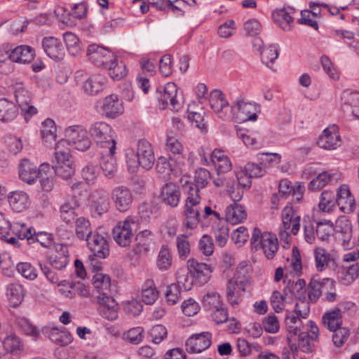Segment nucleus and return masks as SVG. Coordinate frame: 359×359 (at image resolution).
I'll return each instance as SVG.
<instances>
[{"instance_id":"f257e3e1","label":"nucleus","mask_w":359,"mask_h":359,"mask_svg":"<svg viewBox=\"0 0 359 359\" xmlns=\"http://www.w3.org/2000/svg\"><path fill=\"white\" fill-rule=\"evenodd\" d=\"M126 158L128 169L131 173L135 172L139 166L146 170L151 168L156 161L152 145L146 140H140L135 150L128 149Z\"/></svg>"},{"instance_id":"f03ea898","label":"nucleus","mask_w":359,"mask_h":359,"mask_svg":"<svg viewBox=\"0 0 359 359\" xmlns=\"http://www.w3.org/2000/svg\"><path fill=\"white\" fill-rule=\"evenodd\" d=\"M183 189L187 196L184 205L183 226L187 229L196 228L201 222V196L198 189L192 183H184Z\"/></svg>"},{"instance_id":"7ed1b4c3","label":"nucleus","mask_w":359,"mask_h":359,"mask_svg":"<svg viewBox=\"0 0 359 359\" xmlns=\"http://www.w3.org/2000/svg\"><path fill=\"white\" fill-rule=\"evenodd\" d=\"M237 183L232 177L212 179L213 184L217 187H225L226 191L233 201H239L243 196V188L251 185V176L245 169L236 172Z\"/></svg>"},{"instance_id":"20e7f679","label":"nucleus","mask_w":359,"mask_h":359,"mask_svg":"<svg viewBox=\"0 0 359 359\" xmlns=\"http://www.w3.org/2000/svg\"><path fill=\"white\" fill-rule=\"evenodd\" d=\"M55 150L53 168L55 174L63 179L71 178L74 175L75 166L67 141L60 140L55 144Z\"/></svg>"},{"instance_id":"39448f33","label":"nucleus","mask_w":359,"mask_h":359,"mask_svg":"<svg viewBox=\"0 0 359 359\" xmlns=\"http://www.w3.org/2000/svg\"><path fill=\"white\" fill-rule=\"evenodd\" d=\"M252 248L255 250H262L266 257L271 259L274 257L278 250V241L276 235L254 228L251 238Z\"/></svg>"},{"instance_id":"423d86ee","label":"nucleus","mask_w":359,"mask_h":359,"mask_svg":"<svg viewBox=\"0 0 359 359\" xmlns=\"http://www.w3.org/2000/svg\"><path fill=\"white\" fill-rule=\"evenodd\" d=\"M88 133L101 149L116 144L115 133L106 122L96 121L91 123L88 128Z\"/></svg>"},{"instance_id":"0eeeda50","label":"nucleus","mask_w":359,"mask_h":359,"mask_svg":"<svg viewBox=\"0 0 359 359\" xmlns=\"http://www.w3.org/2000/svg\"><path fill=\"white\" fill-rule=\"evenodd\" d=\"M300 227V217L293 208L287 205L282 211V224L279 229V236L286 243L290 242V234L296 235Z\"/></svg>"},{"instance_id":"6e6552de","label":"nucleus","mask_w":359,"mask_h":359,"mask_svg":"<svg viewBox=\"0 0 359 359\" xmlns=\"http://www.w3.org/2000/svg\"><path fill=\"white\" fill-rule=\"evenodd\" d=\"M88 132L82 126L74 125L67 127L65 130V140L67 146L72 145L79 151H86L92 144Z\"/></svg>"},{"instance_id":"1a4fd4ad","label":"nucleus","mask_w":359,"mask_h":359,"mask_svg":"<svg viewBox=\"0 0 359 359\" xmlns=\"http://www.w3.org/2000/svg\"><path fill=\"white\" fill-rule=\"evenodd\" d=\"M135 222L131 217H128L125 220L117 222L112 229L113 239L121 247H128L132 241L133 236L132 224Z\"/></svg>"},{"instance_id":"9d476101","label":"nucleus","mask_w":359,"mask_h":359,"mask_svg":"<svg viewBox=\"0 0 359 359\" xmlns=\"http://www.w3.org/2000/svg\"><path fill=\"white\" fill-rule=\"evenodd\" d=\"M50 165L48 163H42L37 168L36 165L27 159H23L19 165V177L28 184H34L43 172L49 171Z\"/></svg>"},{"instance_id":"9b49d317","label":"nucleus","mask_w":359,"mask_h":359,"mask_svg":"<svg viewBox=\"0 0 359 359\" xmlns=\"http://www.w3.org/2000/svg\"><path fill=\"white\" fill-rule=\"evenodd\" d=\"M158 100L162 109L168 107L169 105L175 111L181 108V103L178 100V88L173 82L165 85L163 90L159 92Z\"/></svg>"},{"instance_id":"f8f14e48","label":"nucleus","mask_w":359,"mask_h":359,"mask_svg":"<svg viewBox=\"0 0 359 359\" xmlns=\"http://www.w3.org/2000/svg\"><path fill=\"white\" fill-rule=\"evenodd\" d=\"M111 198L116 209L121 212L129 210L133 202L132 191L125 186H118L111 191Z\"/></svg>"},{"instance_id":"ddd939ff","label":"nucleus","mask_w":359,"mask_h":359,"mask_svg":"<svg viewBox=\"0 0 359 359\" xmlns=\"http://www.w3.org/2000/svg\"><path fill=\"white\" fill-rule=\"evenodd\" d=\"M210 105L212 110L222 119H229L232 108L225 99L224 95L219 90H212L210 95Z\"/></svg>"},{"instance_id":"4468645a","label":"nucleus","mask_w":359,"mask_h":359,"mask_svg":"<svg viewBox=\"0 0 359 359\" xmlns=\"http://www.w3.org/2000/svg\"><path fill=\"white\" fill-rule=\"evenodd\" d=\"M87 55L89 60L97 67H107L109 62L114 58V55L108 49L91 44L87 49Z\"/></svg>"},{"instance_id":"2eb2a0df","label":"nucleus","mask_w":359,"mask_h":359,"mask_svg":"<svg viewBox=\"0 0 359 359\" xmlns=\"http://www.w3.org/2000/svg\"><path fill=\"white\" fill-rule=\"evenodd\" d=\"M341 137L335 125L330 126L323 131L317 144L325 150H334L341 145Z\"/></svg>"},{"instance_id":"dca6fc26","label":"nucleus","mask_w":359,"mask_h":359,"mask_svg":"<svg viewBox=\"0 0 359 359\" xmlns=\"http://www.w3.org/2000/svg\"><path fill=\"white\" fill-rule=\"evenodd\" d=\"M187 269L196 280V283L200 285L208 282L212 273L210 265L205 263H200L195 259H189L187 261Z\"/></svg>"},{"instance_id":"f3484780","label":"nucleus","mask_w":359,"mask_h":359,"mask_svg":"<svg viewBox=\"0 0 359 359\" xmlns=\"http://www.w3.org/2000/svg\"><path fill=\"white\" fill-rule=\"evenodd\" d=\"M116 146L101 149L100 165L104 175L108 178L114 176L116 172V160L114 157Z\"/></svg>"},{"instance_id":"a211bd4d","label":"nucleus","mask_w":359,"mask_h":359,"mask_svg":"<svg viewBox=\"0 0 359 359\" xmlns=\"http://www.w3.org/2000/svg\"><path fill=\"white\" fill-rule=\"evenodd\" d=\"M94 302L97 303L100 307V314L109 320H114L118 317V305L115 300L109 295L101 294L94 297Z\"/></svg>"},{"instance_id":"6ab92c4d","label":"nucleus","mask_w":359,"mask_h":359,"mask_svg":"<svg viewBox=\"0 0 359 359\" xmlns=\"http://www.w3.org/2000/svg\"><path fill=\"white\" fill-rule=\"evenodd\" d=\"M48 260L55 269L58 270L64 269L69 262L67 247L60 243L55 244L49 251Z\"/></svg>"},{"instance_id":"aec40b11","label":"nucleus","mask_w":359,"mask_h":359,"mask_svg":"<svg viewBox=\"0 0 359 359\" xmlns=\"http://www.w3.org/2000/svg\"><path fill=\"white\" fill-rule=\"evenodd\" d=\"M212 344V334L204 332L191 336L186 341L187 350L190 353H201Z\"/></svg>"},{"instance_id":"412c9836","label":"nucleus","mask_w":359,"mask_h":359,"mask_svg":"<svg viewBox=\"0 0 359 359\" xmlns=\"http://www.w3.org/2000/svg\"><path fill=\"white\" fill-rule=\"evenodd\" d=\"M87 245L93 253L99 258L104 259L109 255V246L107 239L97 233H93L86 240Z\"/></svg>"},{"instance_id":"4be33fe9","label":"nucleus","mask_w":359,"mask_h":359,"mask_svg":"<svg viewBox=\"0 0 359 359\" xmlns=\"http://www.w3.org/2000/svg\"><path fill=\"white\" fill-rule=\"evenodd\" d=\"M210 160L217 172V177L216 178L229 177L226 173L231 171L232 163L224 151L217 149H215L210 155Z\"/></svg>"},{"instance_id":"5701e85b","label":"nucleus","mask_w":359,"mask_h":359,"mask_svg":"<svg viewBox=\"0 0 359 359\" xmlns=\"http://www.w3.org/2000/svg\"><path fill=\"white\" fill-rule=\"evenodd\" d=\"M336 196L337 205L342 212L351 213L354 211L355 208V198L351 194L348 185L341 184L339 186Z\"/></svg>"},{"instance_id":"b1692460","label":"nucleus","mask_w":359,"mask_h":359,"mask_svg":"<svg viewBox=\"0 0 359 359\" xmlns=\"http://www.w3.org/2000/svg\"><path fill=\"white\" fill-rule=\"evenodd\" d=\"M237 109L238 118L243 121H255L257 118L259 106L255 103L246 102L242 97L236 100V106L232 109Z\"/></svg>"},{"instance_id":"393cba45","label":"nucleus","mask_w":359,"mask_h":359,"mask_svg":"<svg viewBox=\"0 0 359 359\" xmlns=\"http://www.w3.org/2000/svg\"><path fill=\"white\" fill-rule=\"evenodd\" d=\"M92 209L97 215L106 213L109 208L110 203L107 192L102 189H95L90 194Z\"/></svg>"},{"instance_id":"a878e982","label":"nucleus","mask_w":359,"mask_h":359,"mask_svg":"<svg viewBox=\"0 0 359 359\" xmlns=\"http://www.w3.org/2000/svg\"><path fill=\"white\" fill-rule=\"evenodd\" d=\"M42 47L46 55L55 60H62L65 56V49L61 41L53 36L45 37L42 40Z\"/></svg>"},{"instance_id":"bb28decb","label":"nucleus","mask_w":359,"mask_h":359,"mask_svg":"<svg viewBox=\"0 0 359 359\" xmlns=\"http://www.w3.org/2000/svg\"><path fill=\"white\" fill-rule=\"evenodd\" d=\"M296 11L294 7L287 6L281 9H276L272 13L275 22L284 31H290L292 27L293 18L291 16Z\"/></svg>"},{"instance_id":"cd10ccee","label":"nucleus","mask_w":359,"mask_h":359,"mask_svg":"<svg viewBox=\"0 0 359 359\" xmlns=\"http://www.w3.org/2000/svg\"><path fill=\"white\" fill-rule=\"evenodd\" d=\"M101 109L102 114L110 118L121 115L124 111L122 101L115 94H111L103 100Z\"/></svg>"},{"instance_id":"c85d7f7f","label":"nucleus","mask_w":359,"mask_h":359,"mask_svg":"<svg viewBox=\"0 0 359 359\" xmlns=\"http://www.w3.org/2000/svg\"><path fill=\"white\" fill-rule=\"evenodd\" d=\"M15 97L16 102L25 114L32 116L36 114V109L30 104V94L22 85H18L15 88Z\"/></svg>"},{"instance_id":"c756f323","label":"nucleus","mask_w":359,"mask_h":359,"mask_svg":"<svg viewBox=\"0 0 359 359\" xmlns=\"http://www.w3.org/2000/svg\"><path fill=\"white\" fill-rule=\"evenodd\" d=\"M8 202L11 208L16 212H22L30 205L27 193L20 190L11 191L8 196Z\"/></svg>"},{"instance_id":"7c9ffc66","label":"nucleus","mask_w":359,"mask_h":359,"mask_svg":"<svg viewBox=\"0 0 359 359\" xmlns=\"http://www.w3.org/2000/svg\"><path fill=\"white\" fill-rule=\"evenodd\" d=\"M180 197V187L173 182H168L161 188V198L162 201L172 208L178 205Z\"/></svg>"},{"instance_id":"2f4dec72","label":"nucleus","mask_w":359,"mask_h":359,"mask_svg":"<svg viewBox=\"0 0 359 359\" xmlns=\"http://www.w3.org/2000/svg\"><path fill=\"white\" fill-rule=\"evenodd\" d=\"M152 237L151 231L148 229L140 231L135 236L136 243L133 249V252L139 257L147 255L150 250Z\"/></svg>"},{"instance_id":"473e14b6","label":"nucleus","mask_w":359,"mask_h":359,"mask_svg":"<svg viewBox=\"0 0 359 359\" xmlns=\"http://www.w3.org/2000/svg\"><path fill=\"white\" fill-rule=\"evenodd\" d=\"M285 323L287 331V342H296V337H299V334L305 332L302 330V321L299 316L294 314H289L285 317Z\"/></svg>"},{"instance_id":"72a5a7b5","label":"nucleus","mask_w":359,"mask_h":359,"mask_svg":"<svg viewBox=\"0 0 359 359\" xmlns=\"http://www.w3.org/2000/svg\"><path fill=\"white\" fill-rule=\"evenodd\" d=\"M107 78L102 74L90 76L83 83L84 92L90 95H95L102 92L106 86Z\"/></svg>"},{"instance_id":"f704fd0d","label":"nucleus","mask_w":359,"mask_h":359,"mask_svg":"<svg viewBox=\"0 0 359 359\" xmlns=\"http://www.w3.org/2000/svg\"><path fill=\"white\" fill-rule=\"evenodd\" d=\"M79 207L76 197H67L60 208V217L67 224L71 223L75 218V210Z\"/></svg>"},{"instance_id":"c9c22d12","label":"nucleus","mask_w":359,"mask_h":359,"mask_svg":"<svg viewBox=\"0 0 359 359\" xmlns=\"http://www.w3.org/2000/svg\"><path fill=\"white\" fill-rule=\"evenodd\" d=\"M306 284L304 279H298L296 282L289 281L285 286L283 293L290 298L298 299H306Z\"/></svg>"},{"instance_id":"e433bc0d","label":"nucleus","mask_w":359,"mask_h":359,"mask_svg":"<svg viewBox=\"0 0 359 359\" xmlns=\"http://www.w3.org/2000/svg\"><path fill=\"white\" fill-rule=\"evenodd\" d=\"M279 192L283 196L287 194H292L294 196V201L299 202L303 196L304 187L300 183L297 182L294 185H292V182L288 180L283 179L279 182Z\"/></svg>"},{"instance_id":"4c0bfd02","label":"nucleus","mask_w":359,"mask_h":359,"mask_svg":"<svg viewBox=\"0 0 359 359\" xmlns=\"http://www.w3.org/2000/svg\"><path fill=\"white\" fill-rule=\"evenodd\" d=\"M236 201L228 205L225 210V217L228 222L236 224L243 222L247 217L244 208L236 203Z\"/></svg>"},{"instance_id":"58836bf2","label":"nucleus","mask_w":359,"mask_h":359,"mask_svg":"<svg viewBox=\"0 0 359 359\" xmlns=\"http://www.w3.org/2000/svg\"><path fill=\"white\" fill-rule=\"evenodd\" d=\"M34 50L28 46H20L11 52V60L15 62L27 63L32 60Z\"/></svg>"},{"instance_id":"ea45409f","label":"nucleus","mask_w":359,"mask_h":359,"mask_svg":"<svg viewBox=\"0 0 359 359\" xmlns=\"http://www.w3.org/2000/svg\"><path fill=\"white\" fill-rule=\"evenodd\" d=\"M337 231L339 233V239L341 241L344 248H351L353 245L351 243L352 228L351 224L348 219H344L339 222L337 225Z\"/></svg>"},{"instance_id":"a19ab883","label":"nucleus","mask_w":359,"mask_h":359,"mask_svg":"<svg viewBox=\"0 0 359 359\" xmlns=\"http://www.w3.org/2000/svg\"><path fill=\"white\" fill-rule=\"evenodd\" d=\"M323 325L330 331L341 327L342 324V316L341 310L334 309L326 312L322 318Z\"/></svg>"},{"instance_id":"79ce46f5","label":"nucleus","mask_w":359,"mask_h":359,"mask_svg":"<svg viewBox=\"0 0 359 359\" xmlns=\"http://www.w3.org/2000/svg\"><path fill=\"white\" fill-rule=\"evenodd\" d=\"M18 110L15 104L6 99H0V121L2 122H10L15 118Z\"/></svg>"},{"instance_id":"37998d69","label":"nucleus","mask_w":359,"mask_h":359,"mask_svg":"<svg viewBox=\"0 0 359 359\" xmlns=\"http://www.w3.org/2000/svg\"><path fill=\"white\" fill-rule=\"evenodd\" d=\"M56 126L53 120L46 119L41 124V134L43 142L50 147L56 140Z\"/></svg>"},{"instance_id":"c03bdc74","label":"nucleus","mask_w":359,"mask_h":359,"mask_svg":"<svg viewBox=\"0 0 359 359\" xmlns=\"http://www.w3.org/2000/svg\"><path fill=\"white\" fill-rule=\"evenodd\" d=\"M241 291H244V285L241 281L238 282L233 279H229L228 280L226 285V296L230 304L232 306L238 304Z\"/></svg>"},{"instance_id":"a18cd8bd","label":"nucleus","mask_w":359,"mask_h":359,"mask_svg":"<svg viewBox=\"0 0 359 359\" xmlns=\"http://www.w3.org/2000/svg\"><path fill=\"white\" fill-rule=\"evenodd\" d=\"M106 68L108 69L109 74L114 80H121L128 73L126 65L116 56L109 62Z\"/></svg>"},{"instance_id":"49530a36","label":"nucleus","mask_w":359,"mask_h":359,"mask_svg":"<svg viewBox=\"0 0 359 359\" xmlns=\"http://www.w3.org/2000/svg\"><path fill=\"white\" fill-rule=\"evenodd\" d=\"M6 294L11 306H19L24 297L22 285L18 283L9 284L6 287Z\"/></svg>"},{"instance_id":"de8ad7c7","label":"nucleus","mask_w":359,"mask_h":359,"mask_svg":"<svg viewBox=\"0 0 359 359\" xmlns=\"http://www.w3.org/2000/svg\"><path fill=\"white\" fill-rule=\"evenodd\" d=\"M74 228L76 236L80 240L86 241L93 233L89 219L84 217L76 219Z\"/></svg>"},{"instance_id":"09e8293b","label":"nucleus","mask_w":359,"mask_h":359,"mask_svg":"<svg viewBox=\"0 0 359 359\" xmlns=\"http://www.w3.org/2000/svg\"><path fill=\"white\" fill-rule=\"evenodd\" d=\"M337 205L336 194L330 190L321 193L318 208L324 212H330Z\"/></svg>"},{"instance_id":"8fccbe9b","label":"nucleus","mask_w":359,"mask_h":359,"mask_svg":"<svg viewBox=\"0 0 359 359\" xmlns=\"http://www.w3.org/2000/svg\"><path fill=\"white\" fill-rule=\"evenodd\" d=\"M93 284L95 288V293L93 298L96 295H100L102 293L109 295L110 290V278L102 273H96L93 278Z\"/></svg>"},{"instance_id":"3c124183","label":"nucleus","mask_w":359,"mask_h":359,"mask_svg":"<svg viewBox=\"0 0 359 359\" xmlns=\"http://www.w3.org/2000/svg\"><path fill=\"white\" fill-rule=\"evenodd\" d=\"M315 265L318 271H324L333 259L327 250L323 248H316L313 252Z\"/></svg>"},{"instance_id":"603ef678","label":"nucleus","mask_w":359,"mask_h":359,"mask_svg":"<svg viewBox=\"0 0 359 359\" xmlns=\"http://www.w3.org/2000/svg\"><path fill=\"white\" fill-rule=\"evenodd\" d=\"M176 279L180 287L184 291L190 290L196 283L194 278L190 275L189 271L186 268H180L176 272Z\"/></svg>"},{"instance_id":"864d4df0","label":"nucleus","mask_w":359,"mask_h":359,"mask_svg":"<svg viewBox=\"0 0 359 359\" xmlns=\"http://www.w3.org/2000/svg\"><path fill=\"white\" fill-rule=\"evenodd\" d=\"M358 278L359 264L355 263L342 270L340 273L339 281L344 285H350Z\"/></svg>"},{"instance_id":"5fc2aeb1","label":"nucleus","mask_w":359,"mask_h":359,"mask_svg":"<svg viewBox=\"0 0 359 359\" xmlns=\"http://www.w3.org/2000/svg\"><path fill=\"white\" fill-rule=\"evenodd\" d=\"M158 292L152 280H147L142 286L141 299L146 304H152L157 299Z\"/></svg>"},{"instance_id":"6e6d98bb","label":"nucleus","mask_w":359,"mask_h":359,"mask_svg":"<svg viewBox=\"0 0 359 359\" xmlns=\"http://www.w3.org/2000/svg\"><path fill=\"white\" fill-rule=\"evenodd\" d=\"M172 262V257L170 249L167 246L163 245L157 257V267L161 271H167L170 268Z\"/></svg>"},{"instance_id":"4d7b16f0","label":"nucleus","mask_w":359,"mask_h":359,"mask_svg":"<svg viewBox=\"0 0 359 359\" xmlns=\"http://www.w3.org/2000/svg\"><path fill=\"white\" fill-rule=\"evenodd\" d=\"M63 39L67 50L72 55L76 56L81 53L80 41L74 34L69 32H65L63 34Z\"/></svg>"},{"instance_id":"13d9d810","label":"nucleus","mask_w":359,"mask_h":359,"mask_svg":"<svg viewBox=\"0 0 359 359\" xmlns=\"http://www.w3.org/2000/svg\"><path fill=\"white\" fill-rule=\"evenodd\" d=\"M333 231V224L330 220L316 222V235L320 241L328 240Z\"/></svg>"},{"instance_id":"bf43d9fd","label":"nucleus","mask_w":359,"mask_h":359,"mask_svg":"<svg viewBox=\"0 0 359 359\" xmlns=\"http://www.w3.org/2000/svg\"><path fill=\"white\" fill-rule=\"evenodd\" d=\"M259 53L262 62L268 67H271V65L278 57V46L270 45L267 48H264Z\"/></svg>"},{"instance_id":"052dcab7","label":"nucleus","mask_w":359,"mask_h":359,"mask_svg":"<svg viewBox=\"0 0 359 359\" xmlns=\"http://www.w3.org/2000/svg\"><path fill=\"white\" fill-rule=\"evenodd\" d=\"M334 176V174H331L328 172H323L313 179L309 184V189L317 190L323 188L327 184Z\"/></svg>"},{"instance_id":"680f3d73","label":"nucleus","mask_w":359,"mask_h":359,"mask_svg":"<svg viewBox=\"0 0 359 359\" xmlns=\"http://www.w3.org/2000/svg\"><path fill=\"white\" fill-rule=\"evenodd\" d=\"M325 286V282L312 278L308 287V297L311 302H316L322 294V290Z\"/></svg>"},{"instance_id":"e2e57ef3","label":"nucleus","mask_w":359,"mask_h":359,"mask_svg":"<svg viewBox=\"0 0 359 359\" xmlns=\"http://www.w3.org/2000/svg\"><path fill=\"white\" fill-rule=\"evenodd\" d=\"M203 304L206 310L211 311L223 305L220 296L215 292H210L203 296Z\"/></svg>"},{"instance_id":"0e129e2a","label":"nucleus","mask_w":359,"mask_h":359,"mask_svg":"<svg viewBox=\"0 0 359 359\" xmlns=\"http://www.w3.org/2000/svg\"><path fill=\"white\" fill-rule=\"evenodd\" d=\"M49 338L51 341L61 345L67 344L72 341L71 335L65 329L52 328L49 333Z\"/></svg>"},{"instance_id":"69168bd1","label":"nucleus","mask_w":359,"mask_h":359,"mask_svg":"<svg viewBox=\"0 0 359 359\" xmlns=\"http://www.w3.org/2000/svg\"><path fill=\"white\" fill-rule=\"evenodd\" d=\"M165 149L173 154L182 155L184 151V147L176 135L167 136Z\"/></svg>"},{"instance_id":"338daca9","label":"nucleus","mask_w":359,"mask_h":359,"mask_svg":"<svg viewBox=\"0 0 359 359\" xmlns=\"http://www.w3.org/2000/svg\"><path fill=\"white\" fill-rule=\"evenodd\" d=\"M210 178V172L205 168H199L196 170L194 175L195 183L191 182L198 189V194H199V189L204 188L208 183V180ZM189 183L186 182L185 183Z\"/></svg>"},{"instance_id":"774afa93","label":"nucleus","mask_w":359,"mask_h":359,"mask_svg":"<svg viewBox=\"0 0 359 359\" xmlns=\"http://www.w3.org/2000/svg\"><path fill=\"white\" fill-rule=\"evenodd\" d=\"M3 346L7 352L17 353L22 347L20 339L15 334L7 336L3 341Z\"/></svg>"}]
</instances>
